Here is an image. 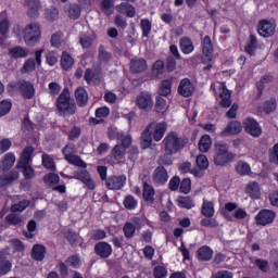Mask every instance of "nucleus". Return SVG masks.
<instances>
[{
  "mask_svg": "<svg viewBox=\"0 0 278 278\" xmlns=\"http://www.w3.org/2000/svg\"><path fill=\"white\" fill-rule=\"evenodd\" d=\"M35 151L36 149H34L31 146L24 148L16 164V168L22 169L23 176L27 180L34 179V177H36V169L31 167Z\"/></svg>",
  "mask_w": 278,
  "mask_h": 278,
  "instance_id": "nucleus-1",
  "label": "nucleus"
},
{
  "mask_svg": "<svg viewBox=\"0 0 278 278\" xmlns=\"http://www.w3.org/2000/svg\"><path fill=\"white\" fill-rule=\"evenodd\" d=\"M55 106L59 114L63 116H75L77 114V104L71 100V90L67 87L59 94Z\"/></svg>",
  "mask_w": 278,
  "mask_h": 278,
  "instance_id": "nucleus-2",
  "label": "nucleus"
},
{
  "mask_svg": "<svg viewBox=\"0 0 278 278\" xmlns=\"http://www.w3.org/2000/svg\"><path fill=\"white\" fill-rule=\"evenodd\" d=\"M233 160H236V153L229 151V144L223 141L215 143V153L213 156L215 166H227Z\"/></svg>",
  "mask_w": 278,
  "mask_h": 278,
  "instance_id": "nucleus-3",
  "label": "nucleus"
},
{
  "mask_svg": "<svg viewBox=\"0 0 278 278\" xmlns=\"http://www.w3.org/2000/svg\"><path fill=\"white\" fill-rule=\"evenodd\" d=\"M23 40L27 47H36L42 39V29L39 23H30L22 30Z\"/></svg>",
  "mask_w": 278,
  "mask_h": 278,
  "instance_id": "nucleus-4",
  "label": "nucleus"
},
{
  "mask_svg": "<svg viewBox=\"0 0 278 278\" xmlns=\"http://www.w3.org/2000/svg\"><path fill=\"white\" fill-rule=\"evenodd\" d=\"M165 151L177 154L179 151L186 148V139L179 137L177 131H169L163 139Z\"/></svg>",
  "mask_w": 278,
  "mask_h": 278,
  "instance_id": "nucleus-5",
  "label": "nucleus"
},
{
  "mask_svg": "<svg viewBox=\"0 0 278 278\" xmlns=\"http://www.w3.org/2000/svg\"><path fill=\"white\" fill-rule=\"evenodd\" d=\"M9 88L15 92H20L23 99L30 100L33 97H36V87L33 83L26 79H20L16 81H11Z\"/></svg>",
  "mask_w": 278,
  "mask_h": 278,
  "instance_id": "nucleus-6",
  "label": "nucleus"
},
{
  "mask_svg": "<svg viewBox=\"0 0 278 278\" xmlns=\"http://www.w3.org/2000/svg\"><path fill=\"white\" fill-rule=\"evenodd\" d=\"M75 152V144L67 143L62 149V154L64 155V160L72 164L73 166H78V168H87L88 164L81 160V156L73 154Z\"/></svg>",
  "mask_w": 278,
  "mask_h": 278,
  "instance_id": "nucleus-7",
  "label": "nucleus"
},
{
  "mask_svg": "<svg viewBox=\"0 0 278 278\" xmlns=\"http://www.w3.org/2000/svg\"><path fill=\"white\" fill-rule=\"evenodd\" d=\"M125 153H127V150L123 146L115 144L111 150V154L106 156L108 164H111V166L125 164Z\"/></svg>",
  "mask_w": 278,
  "mask_h": 278,
  "instance_id": "nucleus-8",
  "label": "nucleus"
},
{
  "mask_svg": "<svg viewBox=\"0 0 278 278\" xmlns=\"http://www.w3.org/2000/svg\"><path fill=\"white\" fill-rule=\"evenodd\" d=\"M275 31H277V24L268 20H261L258 22L257 34L258 36H262V38H273Z\"/></svg>",
  "mask_w": 278,
  "mask_h": 278,
  "instance_id": "nucleus-9",
  "label": "nucleus"
},
{
  "mask_svg": "<svg viewBox=\"0 0 278 278\" xmlns=\"http://www.w3.org/2000/svg\"><path fill=\"white\" fill-rule=\"evenodd\" d=\"M66 179H77L78 181H81L87 186L88 190H94L97 188V185L94 184V180H92V177H90V173L87 169H81L80 172H75L74 176H66L63 175Z\"/></svg>",
  "mask_w": 278,
  "mask_h": 278,
  "instance_id": "nucleus-10",
  "label": "nucleus"
},
{
  "mask_svg": "<svg viewBox=\"0 0 278 278\" xmlns=\"http://www.w3.org/2000/svg\"><path fill=\"white\" fill-rule=\"evenodd\" d=\"M275 218H277V213H275V211L263 208L255 216V222L256 225L266 227V225H273V223H275Z\"/></svg>",
  "mask_w": 278,
  "mask_h": 278,
  "instance_id": "nucleus-11",
  "label": "nucleus"
},
{
  "mask_svg": "<svg viewBox=\"0 0 278 278\" xmlns=\"http://www.w3.org/2000/svg\"><path fill=\"white\" fill-rule=\"evenodd\" d=\"M243 127L245 134H249L252 138H260V136H262V126H260V123L253 117H247L243 121Z\"/></svg>",
  "mask_w": 278,
  "mask_h": 278,
  "instance_id": "nucleus-12",
  "label": "nucleus"
},
{
  "mask_svg": "<svg viewBox=\"0 0 278 278\" xmlns=\"http://www.w3.org/2000/svg\"><path fill=\"white\" fill-rule=\"evenodd\" d=\"M242 134V123L238 121H230L225 129L219 132L220 138H229L230 136H238Z\"/></svg>",
  "mask_w": 278,
  "mask_h": 278,
  "instance_id": "nucleus-13",
  "label": "nucleus"
},
{
  "mask_svg": "<svg viewBox=\"0 0 278 278\" xmlns=\"http://www.w3.org/2000/svg\"><path fill=\"white\" fill-rule=\"evenodd\" d=\"M218 90L220 108H231V91L227 89V85L225 83H218Z\"/></svg>",
  "mask_w": 278,
  "mask_h": 278,
  "instance_id": "nucleus-14",
  "label": "nucleus"
},
{
  "mask_svg": "<svg viewBox=\"0 0 278 278\" xmlns=\"http://www.w3.org/2000/svg\"><path fill=\"white\" fill-rule=\"evenodd\" d=\"M127 181V177L122 175V176H110L106 179V188L109 190H123L125 188V184Z\"/></svg>",
  "mask_w": 278,
  "mask_h": 278,
  "instance_id": "nucleus-15",
  "label": "nucleus"
},
{
  "mask_svg": "<svg viewBox=\"0 0 278 278\" xmlns=\"http://www.w3.org/2000/svg\"><path fill=\"white\" fill-rule=\"evenodd\" d=\"M193 92L194 85L192 84V80H190V78H182L178 86V94L188 99V97H192Z\"/></svg>",
  "mask_w": 278,
  "mask_h": 278,
  "instance_id": "nucleus-16",
  "label": "nucleus"
},
{
  "mask_svg": "<svg viewBox=\"0 0 278 278\" xmlns=\"http://www.w3.org/2000/svg\"><path fill=\"white\" fill-rule=\"evenodd\" d=\"M93 251L101 260H108L112 255V245L105 241H99L94 244Z\"/></svg>",
  "mask_w": 278,
  "mask_h": 278,
  "instance_id": "nucleus-17",
  "label": "nucleus"
},
{
  "mask_svg": "<svg viewBox=\"0 0 278 278\" xmlns=\"http://www.w3.org/2000/svg\"><path fill=\"white\" fill-rule=\"evenodd\" d=\"M136 104L139 110H144V112H151V110H153V98L149 93H142L137 97Z\"/></svg>",
  "mask_w": 278,
  "mask_h": 278,
  "instance_id": "nucleus-18",
  "label": "nucleus"
},
{
  "mask_svg": "<svg viewBox=\"0 0 278 278\" xmlns=\"http://www.w3.org/2000/svg\"><path fill=\"white\" fill-rule=\"evenodd\" d=\"M168 170L164 166H157L152 175V179L156 186H164L168 181Z\"/></svg>",
  "mask_w": 278,
  "mask_h": 278,
  "instance_id": "nucleus-19",
  "label": "nucleus"
},
{
  "mask_svg": "<svg viewBox=\"0 0 278 278\" xmlns=\"http://www.w3.org/2000/svg\"><path fill=\"white\" fill-rule=\"evenodd\" d=\"M24 5L27 9L29 18H38L40 16V0H25Z\"/></svg>",
  "mask_w": 278,
  "mask_h": 278,
  "instance_id": "nucleus-20",
  "label": "nucleus"
},
{
  "mask_svg": "<svg viewBox=\"0 0 278 278\" xmlns=\"http://www.w3.org/2000/svg\"><path fill=\"white\" fill-rule=\"evenodd\" d=\"M153 125L155 123L149 124L141 134V146L143 149H149L153 142V130H151L153 129Z\"/></svg>",
  "mask_w": 278,
  "mask_h": 278,
  "instance_id": "nucleus-21",
  "label": "nucleus"
},
{
  "mask_svg": "<svg viewBox=\"0 0 278 278\" xmlns=\"http://www.w3.org/2000/svg\"><path fill=\"white\" fill-rule=\"evenodd\" d=\"M195 255L199 262H210L214 257V250L208 245H202L198 249Z\"/></svg>",
  "mask_w": 278,
  "mask_h": 278,
  "instance_id": "nucleus-22",
  "label": "nucleus"
},
{
  "mask_svg": "<svg viewBox=\"0 0 278 278\" xmlns=\"http://www.w3.org/2000/svg\"><path fill=\"white\" fill-rule=\"evenodd\" d=\"M202 54L204 58H212L214 55V43H212V37L204 36L201 41Z\"/></svg>",
  "mask_w": 278,
  "mask_h": 278,
  "instance_id": "nucleus-23",
  "label": "nucleus"
},
{
  "mask_svg": "<svg viewBox=\"0 0 278 278\" xmlns=\"http://www.w3.org/2000/svg\"><path fill=\"white\" fill-rule=\"evenodd\" d=\"M16 162V156L14 153L10 152L4 154L2 160L0 161V170L2 173H8L14 166V163Z\"/></svg>",
  "mask_w": 278,
  "mask_h": 278,
  "instance_id": "nucleus-24",
  "label": "nucleus"
},
{
  "mask_svg": "<svg viewBox=\"0 0 278 278\" xmlns=\"http://www.w3.org/2000/svg\"><path fill=\"white\" fill-rule=\"evenodd\" d=\"M74 94L78 108H86V105H88V91L85 87L76 88Z\"/></svg>",
  "mask_w": 278,
  "mask_h": 278,
  "instance_id": "nucleus-25",
  "label": "nucleus"
},
{
  "mask_svg": "<svg viewBox=\"0 0 278 278\" xmlns=\"http://www.w3.org/2000/svg\"><path fill=\"white\" fill-rule=\"evenodd\" d=\"M84 79L88 86H90L92 81H101V68H87Z\"/></svg>",
  "mask_w": 278,
  "mask_h": 278,
  "instance_id": "nucleus-26",
  "label": "nucleus"
},
{
  "mask_svg": "<svg viewBox=\"0 0 278 278\" xmlns=\"http://www.w3.org/2000/svg\"><path fill=\"white\" fill-rule=\"evenodd\" d=\"M179 47H180V51L185 55H190V53H192L194 51V43L192 42V39L187 36L180 38Z\"/></svg>",
  "mask_w": 278,
  "mask_h": 278,
  "instance_id": "nucleus-27",
  "label": "nucleus"
},
{
  "mask_svg": "<svg viewBox=\"0 0 278 278\" xmlns=\"http://www.w3.org/2000/svg\"><path fill=\"white\" fill-rule=\"evenodd\" d=\"M166 129H168V125L166 124V122L154 124V131L152 132L153 140L155 142H160V140L164 138V135L166 134Z\"/></svg>",
  "mask_w": 278,
  "mask_h": 278,
  "instance_id": "nucleus-28",
  "label": "nucleus"
},
{
  "mask_svg": "<svg viewBox=\"0 0 278 278\" xmlns=\"http://www.w3.org/2000/svg\"><path fill=\"white\" fill-rule=\"evenodd\" d=\"M147 68V60L144 59H137L130 61V72L135 75H137L138 73H144Z\"/></svg>",
  "mask_w": 278,
  "mask_h": 278,
  "instance_id": "nucleus-29",
  "label": "nucleus"
},
{
  "mask_svg": "<svg viewBox=\"0 0 278 278\" xmlns=\"http://www.w3.org/2000/svg\"><path fill=\"white\" fill-rule=\"evenodd\" d=\"M20 174L17 170H11L7 175H0V188H5L10 184H14L18 179Z\"/></svg>",
  "mask_w": 278,
  "mask_h": 278,
  "instance_id": "nucleus-30",
  "label": "nucleus"
},
{
  "mask_svg": "<svg viewBox=\"0 0 278 278\" xmlns=\"http://www.w3.org/2000/svg\"><path fill=\"white\" fill-rule=\"evenodd\" d=\"M245 53L250 55V58H254L255 52L257 51V37L253 34L250 35L249 40L244 47Z\"/></svg>",
  "mask_w": 278,
  "mask_h": 278,
  "instance_id": "nucleus-31",
  "label": "nucleus"
},
{
  "mask_svg": "<svg viewBox=\"0 0 278 278\" xmlns=\"http://www.w3.org/2000/svg\"><path fill=\"white\" fill-rule=\"evenodd\" d=\"M73 66H75V59L68 52L63 51L61 55V68L63 71H71Z\"/></svg>",
  "mask_w": 278,
  "mask_h": 278,
  "instance_id": "nucleus-32",
  "label": "nucleus"
},
{
  "mask_svg": "<svg viewBox=\"0 0 278 278\" xmlns=\"http://www.w3.org/2000/svg\"><path fill=\"white\" fill-rule=\"evenodd\" d=\"M118 12H121L122 14H126V16L128 18H134L136 16V7H134L131 3L129 2H122L118 7H117Z\"/></svg>",
  "mask_w": 278,
  "mask_h": 278,
  "instance_id": "nucleus-33",
  "label": "nucleus"
},
{
  "mask_svg": "<svg viewBox=\"0 0 278 278\" xmlns=\"http://www.w3.org/2000/svg\"><path fill=\"white\" fill-rule=\"evenodd\" d=\"M47 253V248L42 244H35L31 250V257L36 262H42L45 260V255Z\"/></svg>",
  "mask_w": 278,
  "mask_h": 278,
  "instance_id": "nucleus-34",
  "label": "nucleus"
},
{
  "mask_svg": "<svg viewBox=\"0 0 278 278\" xmlns=\"http://www.w3.org/2000/svg\"><path fill=\"white\" fill-rule=\"evenodd\" d=\"M267 81H270V76L264 75L261 77L260 81L256 83V101H260V99L264 97V90H266L265 84H267Z\"/></svg>",
  "mask_w": 278,
  "mask_h": 278,
  "instance_id": "nucleus-35",
  "label": "nucleus"
},
{
  "mask_svg": "<svg viewBox=\"0 0 278 278\" xmlns=\"http://www.w3.org/2000/svg\"><path fill=\"white\" fill-rule=\"evenodd\" d=\"M142 197L148 203H153V201H155V188L147 181L143 182Z\"/></svg>",
  "mask_w": 278,
  "mask_h": 278,
  "instance_id": "nucleus-36",
  "label": "nucleus"
},
{
  "mask_svg": "<svg viewBox=\"0 0 278 278\" xmlns=\"http://www.w3.org/2000/svg\"><path fill=\"white\" fill-rule=\"evenodd\" d=\"M201 214L202 216H205V218H214V214H215L214 202L203 200Z\"/></svg>",
  "mask_w": 278,
  "mask_h": 278,
  "instance_id": "nucleus-37",
  "label": "nucleus"
},
{
  "mask_svg": "<svg viewBox=\"0 0 278 278\" xmlns=\"http://www.w3.org/2000/svg\"><path fill=\"white\" fill-rule=\"evenodd\" d=\"M174 152L165 151V153L157 159L159 166H173V162H175Z\"/></svg>",
  "mask_w": 278,
  "mask_h": 278,
  "instance_id": "nucleus-38",
  "label": "nucleus"
},
{
  "mask_svg": "<svg viewBox=\"0 0 278 278\" xmlns=\"http://www.w3.org/2000/svg\"><path fill=\"white\" fill-rule=\"evenodd\" d=\"M9 55L15 60H18V58H27V55H29V50L21 46H15L9 51Z\"/></svg>",
  "mask_w": 278,
  "mask_h": 278,
  "instance_id": "nucleus-39",
  "label": "nucleus"
},
{
  "mask_svg": "<svg viewBox=\"0 0 278 278\" xmlns=\"http://www.w3.org/2000/svg\"><path fill=\"white\" fill-rule=\"evenodd\" d=\"M10 31V20L4 17L0 21V42L8 40V34Z\"/></svg>",
  "mask_w": 278,
  "mask_h": 278,
  "instance_id": "nucleus-40",
  "label": "nucleus"
},
{
  "mask_svg": "<svg viewBox=\"0 0 278 278\" xmlns=\"http://www.w3.org/2000/svg\"><path fill=\"white\" fill-rule=\"evenodd\" d=\"M212 149V137L210 135H203L199 141V150L201 153H207Z\"/></svg>",
  "mask_w": 278,
  "mask_h": 278,
  "instance_id": "nucleus-41",
  "label": "nucleus"
},
{
  "mask_svg": "<svg viewBox=\"0 0 278 278\" xmlns=\"http://www.w3.org/2000/svg\"><path fill=\"white\" fill-rule=\"evenodd\" d=\"M177 203L184 210H192V207H194V200H192V197L190 195H179L177 199Z\"/></svg>",
  "mask_w": 278,
  "mask_h": 278,
  "instance_id": "nucleus-42",
  "label": "nucleus"
},
{
  "mask_svg": "<svg viewBox=\"0 0 278 278\" xmlns=\"http://www.w3.org/2000/svg\"><path fill=\"white\" fill-rule=\"evenodd\" d=\"M157 92L160 97H168L173 92V81L169 79L163 80Z\"/></svg>",
  "mask_w": 278,
  "mask_h": 278,
  "instance_id": "nucleus-43",
  "label": "nucleus"
},
{
  "mask_svg": "<svg viewBox=\"0 0 278 278\" xmlns=\"http://www.w3.org/2000/svg\"><path fill=\"white\" fill-rule=\"evenodd\" d=\"M43 184H46V186H49V188H51V186H58V184H60V175L55 173L46 174L43 176Z\"/></svg>",
  "mask_w": 278,
  "mask_h": 278,
  "instance_id": "nucleus-44",
  "label": "nucleus"
},
{
  "mask_svg": "<svg viewBox=\"0 0 278 278\" xmlns=\"http://www.w3.org/2000/svg\"><path fill=\"white\" fill-rule=\"evenodd\" d=\"M247 192L250 194L251 199H260V197H262L260 184L257 182H250L247 187Z\"/></svg>",
  "mask_w": 278,
  "mask_h": 278,
  "instance_id": "nucleus-45",
  "label": "nucleus"
},
{
  "mask_svg": "<svg viewBox=\"0 0 278 278\" xmlns=\"http://www.w3.org/2000/svg\"><path fill=\"white\" fill-rule=\"evenodd\" d=\"M140 27L142 30V38H149L151 36V29H153V25L151 24L149 18H142L140 21Z\"/></svg>",
  "mask_w": 278,
  "mask_h": 278,
  "instance_id": "nucleus-46",
  "label": "nucleus"
},
{
  "mask_svg": "<svg viewBox=\"0 0 278 278\" xmlns=\"http://www.w3.org/2000/svg\"><path fill=\"white\" fill-rule=\"evenodd\" d=\"M236 170L238 175H240L241 177H244L251 174V165H249V163L247 162L239 161L236 166Z\"/></svg>",
  "mask_w": 278,
  "mask_h": 278,
  "instance_id": "nucleus-47",
  "label": "nucleus"
},
{
  "mask_svg": "<svg viewBox=\"0 0 278 278\" xmlns=\"http://www.w3.org/2000/svg\"><path fill=\"white\" fill-rule=\"evenodd\" d=\"M263 111L265 112V114H268V115L276 112L277 111V100L275 98L266 100L263 103Z\"/></svg>",
  "mask_w": 278,
  "mask_h": 278,
  "instance_id": "nucleus-48",
  "label": "nucleus"
},
{
  "mask_svg": "<svg viewBox=\"0 0 278 278\" xmlns=\"http://www.w3.org/2000/svg\"><path fill=\"white\" fill-rule=\"evenodd\" d=\"M34 71H36V59L29 58L24 62L21 73L25 75L26 73H34Z\"/></svg>",
  "mask_w": 278,
  "mask_h": 278,
  "instance_id": "nucleus-49",
  "label": "nucleus"
},
{
  "mask_svg": "<svg viewBox=\"0 0 278 278\" xmlns=\"http://www.w3.org/2000/svg\"><path fill=\"white\" fill-rule=\"evenodd\" d=\"M41 163L48 170L55 173V161L49 154H42Z\"/></svg>",
  "mask_w": 278,
  "mask_h": 278,
  "instance_id": "nucleus-50",
  "label": "nucleus"
},
{
  "mask_svg": "<svg viewBox=\"0 0 278 278\" xmlns=\"http://www.w3.org/2000/svg\"><path fill=\"white\" fill-rule=\"evenodd\" d=\"M124 236L127 238V240H130V238H134L136 236V225L131 222L125 223L123 227Z\"/></svg>",
  "mask_w": 278,
  "mask_h": 278,
  "instance_id": "nucleus-51",
  "label": "nucleus"
},
{
  "mask_svg": "<svg viewBox=\"0 0 278 278\" xmlns=\"http://www.w3.org/2000/svg\"><path fill=\"white\" fill-rule=\"evenodd\" d=\"M65 239L70 242L71 247H77L79 244V236L73 229H68L65 232Z\"/></svg>",
  "mask_w": 278,
  "mask_h": 278,
  "instance_id": "nucleus-52",
  "label": "nucleus"
},
{
  "mask_svg": "<svg viewBox=\"0 0 278 278\" xmlns=\"http://www.w3.org/2000/svg\"><path fill=\"white\" fill-rule=\"evenodd\" d=\"M195 164L200 170H207L210 168V161L205 154H200L195 159Z\"/></svg>",
  "mask_w": 278,
  "mask_h": 278,
  "instance_id": "nucleus-53",
  "label": "nucleus"
},
{
  "mask_svg": "<svg viewBox=\"0 0 278 278\" xmlns=\"http://www.w3.org/2000/svg\"><path fill=\"white\" fill-rule=\"evenodd\" d=\"M123 205L126 210H136L138 207V200L134 195L128 194L125 197Z\"/></svg>",
  "mask_w": 278,
  "mask_h": 278,
  "instance_id": "nucleus-54",
  "label": "nucleus"
},
{
  "mask_svg": "<svg viewBox=\"0 0 278 278\" xmlns=\"http://www.w3.org/2000/svg\"><path fill=\"white\" fill-rule=\"evenodd\" d=\"M67 12L68 17L72 18V21H77V18L81 16V7H79V4H72Z\"/></svg>",
  "mask_w": 278,
  "mask_h": 278,
  "instance_id": "nucleus-55",
  "label": "nucleus"
},
{
  "mask_svg": "<svg viewBox=\"0 0 278 278\" xmlns=\"http://www.w3.org/2000/svg\"><path fill=\"white\" fill-rule=\"evenodd\" d=\"M12 111V101L10 100H2L0 102V118L3 116H8Z\"/></svg>",
  "mask_w": 278,
  "mask_h": 278,
  "instance_id": "nucleus-56",
  "label": "nucleus"
},
{
  "mask_svg": "<svg viewBox=\"0 0 278 278\" xmlns=\"http://www.w3.org/2000/svg\"><path fill=\"white\" fill-rule=\"evenodd\" d=\"M179 190L182 194H190V190H192V180H190V178H184L180 181Z\"/></svg>",
  "mask_w": 278,
  "mask_h": 278,
  "instance_id": "nucleus-57",
  "label": "nucleus"
},
{
  "mask_svg": "<svg viewBox=\"0 0 278 278\" xmlns=\"http://www.w3.org/2000/svg\"><path fill=\"white\" fill-rule=\"evenodd\" d=\"M62 31H56L52 34L50 39L51 47H53L54 49H60V47H62Z\"/></svg>",
  "mask_w": 278,
  "mask_h": 278,
  "instance_id": "nucleus-58",
  "label": "nucleus"
},
{
  "mask_svg": "<svg viewBox=\"0 0 278 278\" xmlns=\"http://www.w3.org/2000/svg\"><path fill=\"white\" fill-rule=\"evenodd\" d=\"M65 264L71 268H79V264H81V258L79 254H73L66 258Z\"/></svg>",
  "mask_w": 278,
  "mask_h": 278,
  "instance_id": "nucleus-59",
  "label": "nucleus"
},
{
  "mask_svg": "<svg viewBox=\"0 0 278 278\" xmlns=\"http://www.w3.org/2000/svg\"><path fill=\"white\" fill-rule=\"evenodd\" d=\"M29 207V200H22L11 206V212H25Z\"/></svg>",
  "mask_w": 278,
  "mask_h": 278,
  "instance_id": "nucleus-60",
  "label": "nucleus"
},
{
  "mask_svg": "<svg viewBox=\"0 0 278 278\" xmlns=\"http://www.w3.org/2000/svg\"><path fill=\"white\" fill-rule=\"evenodd\" d=\"M67 137H68V140H71L72 142H75V140H79V138L81 137V127L79 126L72 127L67 134Z\"/></svg>",
  "mask_w": 278,
  "mask_h": 278,
  "instance_id": "nucleus-61",
  "label": "nucleus"
},
{
  "mask_svg": "<svg viewBox=\"0 0 278 278\" xmlns=\"http://www.w3.org/2000/svg\"><path fill=\"white\" fill-rule=\"evenodd\" d=\"M154 278H165L168 277V269L163 265H157L153 269Z\"/></svg>",
  "mask_w": 278,
  "mask_h": 278,
  "instance_id": "nucleus-62",
  "label": "nucleus"
},
{
  "mask_svg": "<svg viewBox=\"0 0 278 278\" xmlns=\"http://www.w3.org/2000/svg\"><path fill=\"white\" fill-rule=\"evenodd\" d=\"M5 220L8 223V225H21L23 223V217L14 214V213H11L9 215H7L5 217Z\"/></svg>",
  "mask_w": 278,
  "mask_h": 278,
  "instance_id": "nucleus-63",
  "label": "nucleus"
},
{
  "mask_svg": "<svg viewBox=\"0 0 278 278\" xmlns=\"http://www.w3.org/2000/svg\"><path fill=\"white\" fill-rule=\"evenodd\" d=\"M269 162L278 166V143H275L271 150L269 151Z\"/></svg>",
  "mask_w": 278,
  "mask_h": 278,
  "instance_id": "nucleus-64",
  "label": "nucleus"
}]
</instances>
